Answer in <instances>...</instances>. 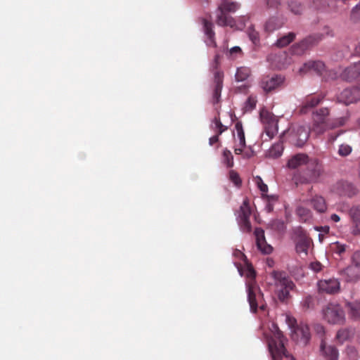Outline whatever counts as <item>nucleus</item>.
Returning <instances> with one entry per match:
<instances>
[{"instance_id": "f257e3e1", "label": "nucleus", "mask_w": 360, "mask_h": 360, "mask_svg": "<svg viewBox=\"0 0 360 360\" xmlns=\"http://www.w3.org/2000/svg\"><path fill=\"white\" fill-rule=\"evenodd\" d=\"M273 336L267 339L269 351L273 360H282L283 357L295 360L294 356L290 354L284 345V336L282 331L276 325H273Z\"/></svg>"}, {"instance_id": "f03ea898", "label": "nucleus", "mask_w": 360, "mask_h": 360, "mask_svg": "<svg viewBox=\"0 0 360 360\" xmlns=\"http://www.w3.org/2000/svg\"><path fill=\"white\" fill-rule=\"evenodd\" d=\"M239 6L237 2L222 0L218 6L219 13L217 16V24L220 26H229L231 28L236 29L237 25L235 20L228 13H234L239 8Z\"/></svg>"}, {"instance_id": "7ed1b4c3", "label": "nucleus", "mask_w": 360, "mask_h": 360, "mask_svg": "<svg viewBox=\"0 0 360 360\" xmlns=\"http://www.w3.org/2000/svg\"><path fill=\"white\" fill-rule=\"evenodd\" d=\"M323 172L322 165L317 159H309L302 171L300 181L303 184L316 183Z\"/></svg>"}, {"instance_id": "20e7f679", "label": "nucleus", "mask_w": 360, "mask_h": 360, "mask_svg": "<svg viewBox=\"0 0 360 360\" xmlns=\"http://www.w3.org/2000/svg\"><path fill=\"white\" fill-rule=\"evenodd\" d=\"M323 318L331 324H342L345 321V312L337 303H328L322 309Z\"/></svg>"}, {"instance_id": "39448f33", "label": "nucleus", "mask_w": 360, "mask_h": 360, "mask_svg": "<svg viewBox=\"0 0 360 360\" xmlns=\"http://www.w3.org/2000/svg\"><path fill=\"white\" fill-rule=\"evenodd\" d=\"M251 210L249 205L248 200H245L238 211L236 217L237 221L243 232L250 233L252 231V226L250 221V216Z\"/></svg>"}, {"instance_id": "423d86ee", "label": "nucleus", "mask_w": 360, "mask_h": 360, "mask_svg": "<svg viewBox=\"0 0 360 360\" xmlns=\"http://www.w3.org/2000/svg\"><path fill=\"white\" fill-rule=\"evenodd\" d=\"M285 78L281 75H267L262 78L259 85L266 93H269L283 86Z\"/></svg>"}, {"instance_id": "0eeeda50", "label": "nucleus", "mask_w": 360, "mask_h": 360, "mask_svg": "<svg viewBox=\"0 0 360 360\" xmlns=\"http://www.w3.org/2000/svg\"><path fill=\"white\" fill-rule=\"evenodd\" d=\"M291 338L297 343H300L304 346H306L311 339V334L308 325L302 322L300 323L299 326H296L294 330H292Z\"/></svg>"}, {"instance_id": "6e6552de", "label": "nucleus", "mask_w": 360, "mask_h": 360, "mask_svg": "<svg viewBox=\"0 0 360 360\" xmlns=\"http://www.w3.org/2000/svg\"><path fill=\"white\" fill-rule=\"evenodd\" d=\"M319 40L312 36H309L298 43L293 44L290 51L292 54L301 56L305 53L306 51L312 48L318 44Z\"/></svg>"}, {"instance_id": "1a4fd4ad", "label": "nucleus", "mask_w": 360, "mask_h": 360, "mask_svg": "<svg viewBox=\"0 0 360 360\" xmlns=\"http://www.w3.org/2000/svg\"><path fill=\"white\" fill-rule=\"evenodd\" d=\"M295 233L296 234V238L295 239L296 252L299 255H307L310 244L309 238L300 228L297 229Z\"/></svg>"}, {"instance_id": "9d476101", "label": "nucleus", "mask_w": 360, "mask_h": 360, "mask_svg": "<svg viewBox=\"0 0 360 360\" xmlns=\"http://www.w3.org/2000/svg\"><path fill=\"white\" fill-rule=\"evenodd\" d=\"M338 102L345 105L355 103L360 100V89L358 87L347 88L337 97Z\"/></svg>"}, {"instance_id": "9b49d317", "label": "nucleus", "mask_w": 360, "mask_h": 360, "mask_svg": "<svg viewBox=\"0 0 360 360\" xmlns=\"http://www.w3.org/2000/svg\"><path fill=\"white\" fill-rule=\"evenodd\" d=\"M345 123L344 117H340L332 122L326 123L325 122H321L314 121L312 131L316 135L323 134L327 129H334L338 127L343 126Z\"/></svg>"}, {"instance_id": "f8f14e48", "label": "nucleus", "mask_w": 360, "mask_h": 360, "mask_svg": "<svg viewBox=\"0 0 360 360\" xmlns=\"http://www.w3.org/2000/svg\"><path fill=\"white\" fill-rule=\"evenodd\" d=\"M311 71H314L319 75H323L326 72V65L321 60H309L304 63L299 69V73L301 75H305Z\"/></svg>"}, {"instance_id": "ddd939ff", "label": "nucleus", "mask_w": 360, "mask_h": 360, "mask_svg": "<svg viewBox=\"0 0 360 360\" xmlns=\"http://www.w3.org/2000/svg\"><path fill=\"white\" fill-rule=\"evenodd\" d=\"M345 82H352L360 77V60L345 68L340 75Z\"/></svg>"}, {"instance_id": "4468645a", "label": "nucleus", "mask_w": 360, "mask_h": 360, "mask_svg": "<svg viewBox=\"0 0 360 360\" xmlns=\"http://www.w3.org/2000/svg\"><path fill=\"white\" fill-rule=\"evenodd\" d=\"M254 233L256 237L257 247L259 251L264 255L271 254L273 251V248L267 244L264 236V231L262 228H256Z\"/></svg>"}, {"instance_id": "2eb2a0df", "label": "nucleus", "mask_w": 360, "mask_h": 360, "mask_svg": "<svg viewBox=\"0 0 360 360\" xmlns=\"http://www.w3.org/2000/svg\"><path fill=\"white\" fill-rule=\"evenodd\" d=\"M340 275L347 282H355L360 279V267L350 264L339 271Z\"/></svg>"}, {"instance_id": "dca6fc26", "label": "nucleus", "mask_w": 360, "mask_h": 360, "mask_svg": "<svg viewBox=\"0 0 360 360\" xmlns=\"http://www.w3.org/2000/svg\"><path fill=\"white\" fill-rule=\"evenodd\" d=\"M224 73L221 71H215L214 73V89L212 94V103L217 104L220 101L221 89L223 87Z\"/></svg>"}, {"instance_id": "f3484780", "label": "nucleus", "mask_w": 360, "mask_h": 360, "mask_svg": "<svg viewBox=\"0 0 360 360\" xmlns=\"http://www.w3.org/2000/svg\"><path fill=\"white\" fill-rule=\"evenodd\" d=\"M320 352L326 360H338L339 352L337 347L335 345H328L323 339L321 342Z\"/></svg>"}, {"instance_id": "a211bd4d", "label": "nucleus", "mask_w": 360, "mask_h": 360, "mask_svg": "<svg viewBox=\"0 0 360 360\" xmlns=\"http://www.w3.org/2000/svg\"><path fill=\"white\" fill-rule=\"evenodd\" d=\"M309 137V130L303 126H299L292 135V141L296 146L302 147L307 142Z\"/></svg>"}, {"instance_id": "6ab92c4d", "label": "nucleus", "mask_w": 360, "mask_h": 360, "mask_svg": "<svg viewBox=\"0 0 360 360\" xmlns=\"http://www.w3.org/2000/svg\"><path fill=\"white\" fill-rule=\"evenodd\" d=\"M320 291L328 294H335L340 290V283L337 279H328L319 282Z\"/></svg>"}, {"instance_id": "aec40b11", "label": "nucleus", "mask_w": 360, "mask_h": 360, "mask_svg": "<svg viewBox=\"0 0 360 360\" xmlns=\"http://www.w3.org/2000/svg\"><path fill=\"white\" fill-rule=\"evenodd\" d=\"M271 276L276 280V285H281L283 288L293 289L295 287V284L292 281L284 271H274L271 273Z\"/></svg>"}, {"instance_id": "412c9836", "label": "nucleus", "mask_w": 360, "mask_h": 360, "mask_svg": "<svg viewBox=\"0 0 360 360\" xmlns=\"http://www.w3.org/2000/svg\"><path fill=\"white\" fill-rule=\"evenodd\" d=\"M309 156L304 153H298L292 156L288 162L287 166L290 169H296L300 166L306 165L309 160Z\"/></svg>"}, {"instance_id": "4be33fe9", "label": "nucleus", "mask_w": 360, "mask_h": 360, "mask_svg": "<svg viewBox=\"0 0 360 360\" xmlns=\"http://www.w3.org/2000/svg\"><path fill=\"white\" fill-rule=\"evenodd\" d=\"M284 25V20L277 16L269 18L265 23V30L269 32L281 28Z\"/></svg>"}, {"instance_id": "5701e85b", "label": "nucleus", "mask_w": 360, "mask_h": 360, "mask_svg": "<svg viewBox=\"0 0 360 360\" xmlns=\"http://www.w3.org/2000/svg\"><path fill=\"white\" fill-rule=\"evenodd\" d=\"M202 25H203V31L205 35L210 41V44H212L213 46H217V43L215 41V33L213 31V23L207 20L205 18L202 19Z\"/></svg>"}, {"instance_id": "b1692460", "label": "nucleus", "mask_w": 360, "mask_h": 360, "mask_svg": "<svg viewBox=\"0 0 360 360\" xmlns=\"http://www.w3.org/2000/svg\"><path fill=\"white\" fill-rule=\"evenodd\" d=\"M340 188L342 195H347L349 198L356 195L359 192L356 186L354 184L348 181L342 182L340 184Z\"/></svg>"}, {"instance_id": "393cba45", "label": "nucleus", "mask_w": 360, "mask_h": 360, "mask_svg": "<svg viewBox=\"0 0 360 360\" xmlns=\"http://www.w3.org/2000/svg\"><path fill=\"white\" fill-rule=\"evenodd\" d=\"M323 98L320 96H315V97H310L308 98L305 102L304 103L303 105L302 106L300 109L301 113L305 114L308 112L309 110L314 108L316 105H318L321 101H322Z\"/></svg>"}, {"instance_id": "a878e982", "label": "nucleus", "mask_w": 360, "mask_h": 360, "mask_svg": "<svg viewBox=\"0 0 360 360\" xmlns=\"http://www.w3.org/2000/svg\"><path fill=\"white\" fill-rule=\"evenodd\" d=\"M311 203L313 207L319 212H325L327 210V205L325 199L321 195H315L311 199Z\"/></svg>"}, {"instance_id": "bb28decb", "label": "nucleus", "mask_w": 360, "mask_h": 360, "mask_svg": "<svg viewBox=\"0 0 360 360\" xmlns=\"http://www.w3.org/2000/svg\"><path fill=\"white\" fill-rule=\"evenodd\" d=\"M283 145L281 141L274 143L267 151L266 157L271 158H279L283 151Z\"/></svg>"}, {"instance_id": "cd10ccee", "label": "nucleus", "mask_w": 360, "mask_h": 360, "mask_svg": "<svg viewBox=\"0 0 360 360\" xmlns=\"http://www.w3.org/2000/svg\"><path fill=\"white\" fill-rule=\"evenodd\" d=\"M296 37L295 32H289L288 34L280 37L275 42L274 45L278 48H283L292 42Z\"/></svg>"}, {"instance_id": "c85d7f7f", "label": "nucleus", "mask_w": 360, "mask_h": 360, "mask_svg": "<svg viewBox=\"0 0 360 360\" xmlns=\"http://www.w3.org/2000/svg\"><path fill=\"white\" fill-rule=\"evenodd\" d=\"M349 314L354 319H360V302L354 301L346 304Z\"/></svg>"}, {"instance_id": "c756f323", "label": "nucleus", "mask_w": 360, "mask_h": 360, "mask_svg": "<svg viewBox=\"0 0 360 360\" xmlns=\"http://www.w3.org/2000/svg\"><path fill=\"white\" fill-rule=\"evenodd\" d=\"M352 335V333L349 329L342 328L338 330L335 338L340 344H342L349 340Z\"/></svg>"}, {"instance_id": "7c9ffc66", "label": "nucleus", "mask_w": 360, "mask_h": 360, "mask_svg": "<svg viewBox=\"0 0 360 360\" xmlns=\"http://www.w3.org/2000/svg\"><path fill=\"white\" fill-rule=\"evenodd\" d=\"M296 213L302 221L306 222L311 219V211L302 206H299L297 208Z\"/></svg>"}, {"instance_id": "2f4dec72", "label": "nucleus", "mask_w": 360, "mask_h": 360, "mask_svg": "<svg viewBox=\"0 0 360 360\" xmlns=\"http://www.w3.org/2000/svg\"><path fill=\"white\" fill-rule=\"evenodd\" d=\"M288 5L290 11L294 14L301 15L303 13L304 6L300 2L291 0L288 3Z\"/></svg>"}, {"instance_id": "473e14b6", "label": "nucleus", "mask_w": 360, "mask_h": 360, "mask_svg": "<svg viewBox=\"0 0 360 360\" xmlns=\"http://www.w3.org/2000/svg\"><path fill=\"white\" fill-rule=\"evenodd\" d=\"M248 302L250 303V309L252 312L255 313L257 309V302L256 300L255 293L254 292L252 288L250 286H248Z\"/></svg>"}, {"instance_id": "72a5a7b5", "label": "nucleus", "mask_w": 360, "mask_h": 360, "mask_svg": "<svg viewBox=\"0 0 360 360\" xmlns=\"http://www.w3.org/2000/svg\"><path fill=\"white\" fill-rule=\"evenodd\" d=\"M301 306L304 311L314 309L315 308V300L311 295H307L301 302Z\"/></svg>"}, {"instance_id": "f704fd0d", "label": "nucleus", "mask_w": 360, "mask_h": 360, "mask_svg": "<svg viewBox=\"0 0 360 360\" xmlns=\"http://www.w3.org/2000/svg\"><path fill=\"white\" fill-rule=\"evenodd\" d=\"M330 114L329 109L327 108H321L316 111L314 112V121L317 122H325L326 117H327Z\"/></svg>"}, {"instance_id": "c9c22d12", "label": "nucleus", "mask_w": 360, "mask_h": 360, "mask_svg": "<svg viewBox=\"0 0 360 360\" xmlns=\"http://www.w3.org/2000/svg\"><path fill=\"white\" fill-rule=\"evenodd\" d=\"M250 75V70L245 67H240L237 69L236 73V79L238 82H243L248 78Z\"/></svg>"}, {"instance_id": "e433bc0d", "label": "nucleus", "mask_w": 360, "mask_h": 360, "mask_svg": "<svg viewBox=\"0 0 360 360\" xmlns=\"http://www.w3.org/2000/svg\"><path fill=\"white\" fill-rule=\"evenodd\" d=\"M236 130L237 131V135L239 139V144L242 147L245 146V133L243 131V125L240 122H236L235 125Z\"/></svg>"}, {"instance_id": "4c0bfd02", "label": "nucleus", "mask_w": 360, "mask_h": 360, "mask_svg": "<svg viewBox=\"0 0 360 360\" xmlns=\"http://www.w3.org/2000/svg\"><path fill=\"white\" fill-rule=\"evenodd\" d=\"M260 119L262 122L271 124L274 122V115L266 110L262 109L259 113Z\"/></svg>"}, {"instance_id": "58836bf2", "label": "nucleus", "mask_w": 360, "mask_h": 360, "mask_svg": "<svg viewBox=\"0 0 360 360\" xmlns=\"http://www.w3.org/2000/svg\"><path fill=\"white\" fill-rule=\"evenodd\" d=\"M226 55L229 59L234 60L238 56H242L243 51L240 46H236L227 50Z\"/></svg>"}, {"instance_id": "ea45409f", "label": "nucleus", "mask_w": 360, "mask_h": 360, "mask_svg": "<svg viewBox=\"0 0 360 360\" xmlns=\"http://www.w3.org/2000/svg\"><path fill=\"white\" fill-rule=\"evenodd\" d=\"M349 18L353 22H360V1L352 9Z\"/></svg>"}, {"instance_id": "a19ab883", "label": "nucleus", "mask_w": 360, "mask_h": 360, "mask_svg": "<svg viewBox=\"0 0 360 360\" xmlns=\"http://www.w3.org/2000/svg\"><path fill=\"white\" fill-rule=\"evenodd\" d=\"M269 225L271 226L272 229L278 231L279 232H283L285 229V223L281 219H274L271 221Z\"/></svg>"}, {"instance_id": "79ce46f5", "label": "nucleus", "mask_w": 360, "mask_h": 360, "mask_svg": "<svg viewBox=\"0 0 360 360\" xmlns=\"http://www.w3.org/2000/svg\"><path fill=\"white\" fill-rule=\"evenodd\" d=\"M247 32L250 39L253 42V44H257L259 42V32L255 30L253 26H250L248 28Z\"/></svg>"}, {"instance_id": "37998d69", "label": "nucleus", "mask_w": 360, "mask_h": 360, "mask_svg": "<svg viewBox=\"0 0 360 360\" xmlns=\"http://www.w3.org/2000/svg\"><path fill=\"white\" fill-rule=\"evenodd\" d=\"M224 162L226 165L227 167H232L233 165V158L231 151L225 149L223 151Z\"/></svg>"}, {"instance_id": "c03bdc74", "label": "nucleus", "mask_w": 360, "mask_h": 360, "mask_svg": "<svg viewBox=\"0 0 360 360\" xmlns=\"http://www.w3.org/2000/svg\"><path fill=\"white\" fill-rule=\"evenodd\" d=\"M212 123L214 124V127H213L214 129H217V134H221L224 131H225L228 127L222 124L220 118L218 117H215L212 120Z\"/></svg>"}, {"instance_id": "a18cd8bd", "label": "nucleus", "mask_w": 360, "mask_h": 360, "mask_svg": "<svg viewBox=\"0 0 360 360\" xmlns=\"http://www.w3.org/2000/svg\"><path fill=\"white\" fill-rule=\"evenodd\" d=\"M346 353L349 359L351 360H358L359 359V353L355 347L352 345H349L346 348Z\"/></svg>"}, {"instance_id": "49530a36", "label": "nucleus", "mask_w": 360, "mask_h": 360, "mask_svg": "<svg viewBox=\"0 0 360 360\" xmlns=\"http://www.w3.org/2000/svg\"><path fill=\"white\" fill-rule=\"evenodd\" d=\"M352 151V148L349 145L341 144L339 146L338 153L341 157L348 156Z\"/></svg>"}, {"instance_id": "de8ad7c7", "label": "nucleus", "mask_w": 360, "mask_h": 360, "mask_svg": "<svg viewBox=\"0 0 360 360\" xmlns=\"http://www.w3.org/2000/svg\"><path fill=\"white\" fill-rule=\"evenodd\" d=\"M290 290L289 288H282L278 293V297L280 301L284 302L290 298Z\"/></svg>"}, {"instance_id": "09e8293b", "label": "nucleus", "mask_w": 360, "mask_h": 360, "mask_svg": "<svg viewBox=\"0 0 360 360\" xmlns=\"http://www.w3.org/2000/svg\"><path fill=\"white\" fill-rule=\"evenodd\" d=\"M229 178L231 181L234 183L237 186H240L242 184V181L239 176V174L234 170H231L229 172Z\"/></svg>"}, {"instance_id": "8fccbe9b", "label": "nucleus", "mask_w": 360, "mask_h": 360, "mask_svg": "<svg viewBox=\"0 0 360 360\" xmlns=\"http://www.w3.org/2000/svg\"><path fill=\"white\" fill-rule=\"evenodd\" d=\"M349 214L352 221L360 220V208L358 207H352L349 211Z\"/></svg>"}, {"instance_id": "3c124183", "label": "nucleus", "mask_w": 360, "mask_h": 360, "mask_svg": "<svg viewBox=\"0 0 360 360\" xmlns=\"http://www.w3.org/2000/svg\"><path fill=\"white\" fill-rule=\"evenodd\" d=\"M327 5V0H312V6L316 10H323Z\"/></svg>"}, {"instance_id": "603ef678", "label": "nucleus", "mask_w": 360, "mask_h": 360, "mask_svg": "<svg viewBox=\"0 0 360 360\" xmlns=\"http://www.w3.org/2000/svg\"><path fill=\"white\" fill-rule=\"evenodd\" d=\"M257 101L252 98L249 97L245 103V108L247 110H252L256 106Z\"/></svg>"}, {"instance_id": "864d4df0", "label": "nucleus", "mask_w": 360, "mask_h": 360, "mask_svg": "<svg viewBox=\"0 0 360 360\" xmlns=\"http://www.w3.org/2000/svg\"><path fill=\"white\" fill-rule=\"evenodd\" d=\"M340 74L336 70H329L327 71L326 79L335 80L340 78Z\"/></svg>"}, {"instance_id": "5fc2aeb1", "label": "nucleus", "mask_w": 360, "mask_h": 360, "mask_svg": "<svg viewBox=\"0 0 360 360\" xmlns=\"http://www.w3.org/2000/svg\"><path fill=\"white\" fill-rule=\"evenodd\" d=\"M266 5L269 8H278L281 4V0H265Z\"/></svg>"}, {"instance_id": "6e6d98bb", "label": "nucleus", "mask_w": 360, "mask_h": 360, "mask_svg": "<svg viewBox=\"0 0 360 360\" xmlns=\"http://www.w3.org/2000/svg\"><path fill=\"white\" fill-rule=\"evenodd\" d=\"M352 264L360 267V251H356L352 256Z\"/></svg>"}, {"instance_id": "4d7b16f0", "label": "nucleus", "mask_w": 360, "mask_h": 360, "mask_svg": "<svg viewBox=\"0 0 360 360\" xmlns=\"http://www.w3.org/2000/svg\"><path fill=\"white\" fill-rule=\"evenodd\" d=\"M286 322L292 330H294L296 326H299V324L297 323V320L294 317H291L288 316L286 318Z\"/></svg>"}, {"instance_id": "13d9d810", "label": "nucleus", "mask_w": 360, "mask_h": 360, "mask_svg": "<svg viewBox=\"0 0 360 360\" xmlns=\"http://www.w3.org/2000/svg\"><path fill=\"white\" fill-rule=\"evenodd\" d=\"M257 179V185L259 190L262 192V193H266L268 191L267 185L262 181V179L260 177L258 176Z\"/></svg>"}, {"instance_id": "bf43d9fd", "label": "nucleus", "mask_w": 360, "mask_h": 360, "mask_svg": "<svg viewBox=\"0 0 360 360\" xmlns=\"http://www.w3.org/2000/svg\"><path fill=\"white\" fill-rule=\"evenodd\" d=\"M334 251L336 253L341 255L342 252L345 251V245H341L339 243H336L335 245Z\"/></svg>"}, {"instance_id": "052dcab7", "label": "nucleus", "mask_w": 360, "mask_h": 360, "mask_svg": "<svg viewBox=\"0 0 360 360\" xmlns=\"http://www.w3.org/2000/svg\"><path fill=\"white\" fill-rule=\"evenodd\" d=\"M354 229L353 233L354 234H360V219L356 221H353Z\"/></svg>"}, {"instance_id": "680f3d73", "label": "nucleus", "mask_w": 360, "mask_h": 360, "mask_svg": "<svg viewBox=\"0 0 360 360\" xmlns=\"http://www.w3.org/2000/svg\"><path fill=\"white\" fill-rule=\"evenodd\" d=\"M220 58H221V56L219 53H216L214 56V62H213L214 68L216 70V71H219L217 69L220 64Z\"/></svg>"}, {"instance_id": "e2e57ef3", "label": "nucleus", "mask_w": 360, "mask_h": 360, "mask_svg": "<svg viewBox=\"0 0 360 360\" xmlns=\"http://www.w3.org/2000/svg\"><path fill=\"white\" fill-rule=\"evenodd\" d=\"M310 266L315 272H319L321 269V264L319 262H312Z\"/></svg>"}, {"instance_id": "0e129e2a", "label": "nucleus", "mask_w": 360, "mask_h": 360, "mask_svg": "<svg viewBox=\"0 0 360 360\" xmlns=\"http://www.w3.org/2000/svg\"><path fill=\"white\" fill-rule=\"evenodd\" d=\"M342 131H339L337 133H332L328 135V140L330 141H334L341 134Z\"/></svg>"}, {"instance_id": "69168bd1", "label": "nucleus", "mask_w": 360, "mask_h": 360, "mask_svg": "<svg viewBox=\"0 0 360 360\" xmlns=\"http://www.w3.org/2000/svg\"><path fill=\"white\" fill-rule=\"evenodd\" d=\"M219 135L220 134H217V135L213 136L210 139L209 143L210 146H212L219 141Z\"/></svg>"}, {"instance_id": "338daca9", "label": "nucleus", "mask_w": 360, "mask_h": 360, "mask_svg": "<svg viewBox=\"0 0 360 360\" xmlns=\"http://www.w3.org/2000/svg\"><path fill=\"white\" fill-rule=\"evenodd\" d=\"M314 329L318 333H324V327L320 324L316 325Z\"/></svg>"}, {"instance_id": "774afa93", "label": "nucleus", "mask_w": 360, "mask_h": 360, "mask_svg": "<svg viewBox=\"0 0 360 360\" xmlns=\"http://www.w3.org/2000/svg\"><path fill=\"white\" fill-rule=\"evenodd\" d=\"M354 52L356 56H360V42L355 46Z\"/></svg>"}]
</instances>
